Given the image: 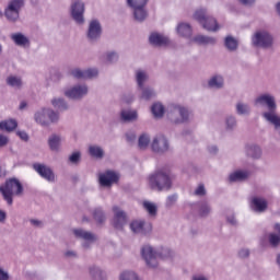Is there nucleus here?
<instances>
[{
	"mask_svg": "<svg viewBox=\"0 0 280 280\" xmlns=\"http://www.w3.org/2000/svg\"><path fill=\"white\" fill-rule=\"evenodd\" d=\"M254 104L261 108H267V110L261 114L265 121H271L280 116L277 114V96L270 92H265L256 96Z\"/></svg>",
	"mask_w": 280,
	"mask_h": 280,
	"instance_id": "f257e3e1",
	"label": "nucleus"
},
{
	"mask_svg": "<svg viewBox=\"0 0 280 280\" xmlns=\"http://www.w3.org/2000/svg\"><path fill=\"white\" fill-rule=\"evenodd\" d=\"M0 194L7 205L12 206L14 196H23V184L16 178H9L0 186Z\"/></svg>",
	"mask_w": 280,
	"mask_h": 280,
	"instance_id": "f03ea898",
	"label": "nucleus"
},
{
	"mask_svg": "<svg viewBox=\"0 0 280 280\" xmlns=\"http://www.w3.org/2000/svg\"><path fill=\"white\" fill-rule=\"evenodd\" d=\"M149 186L154 191H170L172 189V177L170 172L160 170L149 176Z\"/></svg>",
	"mask_w": 280,
	"mask_h": 280,
	"instance_id": "7ed1b4c3",
	"label": "nucleus"
},
{
	"mask_svg": "<svg viewBox=\"0 0 280 280\" xmlns=\"http://www.w3.org/2000/svg\"><path fill=\"white\" fill-rule=\"evenodd\" d=\"M194 19L195 21H198V23H200V25H202L203 30H207V32H218V30H220L218 20L209 16L206 9H198L194 13Z\"/></svg>",
	"mask_w": 280,
	"mask_h": 280,
	"instance_id": "20e7f679",
	"label": "nucleus"
},
{
	"mask_svg": "<svg viewBox=\"0 0 280 280\" xmlns=\"http://www.w3.org/2000/svg\"><path fill=\"white\" fill-rule=\"evenodd\" d=\"M191 118V112L180 105H172L168 109V119L173 124H187Z\"/></svg>",
	"mask_w": 280,
	"mask_h": 280,
	"instance_id": "39448f33",
	"label": "nucleus"
},
{
	"mask_svg": "<svg viewBox=\"0 0 280 280\" xmlns=\"http://www.w3.org/2000/svg\"><path fill=\"white\" fill-rule=\"evenodd\" d=\"M23 0H10L4 9V16L11 23H16L21 14V8H23Z\"/></svg>",
	"mask_w": 280,
	"mask_h": 280,
	"instance_id": "423d86ee",
	"label": "nucleus"
},
{
	"mask_svg": "<svg viewBox=\"0 0 280 280\" xmlns=\"http://www.w3.org/2000/svg\"><path fill=\"white\" fill-rule=\"evenodd\" d=\"M141 255L150 268H156L159 266V253L154 247L150 245H144L141 248Z\"/></svg>",
	"mask_w": 280,
	"mask_h": 280,
	"instance_id": "0eeeda50",
	"label": "nucleus"
},
{
	"mask_svg": "<svg viewBox=\"0 0 280 280\" xmlns=\"http://www.w3.org/2000/svg\"><path fill=\"white\" fill-rule=\"evenodd\" d=\"M253 45L255 47H262L264 49H270L272 47V35L266 31L257 32L252 38Z\"/></svg>",
	"mask_w": 280,
	"mask_h": 280,
	"instance_id": "6e6552de",
	"label": "nucleus"
},
{
	"mask_svg": "<svg viewBox=\"0 0 280 280\" xmlns=\"http://www.w3.org/2000/svg\"><path fill=\"white\" fill-rule=\"evenodd\" d=\"M151 150L155 154H165V152H170V141L165 136L158 135L152 140Z\"/></svg>",
	"mask_w": 280,
	"mask_h": 280,
	"instance_id": "1a4fd4ad",
	"label": "nucleus"
},
{
	"mask_svg": "<svg viewBox=\"0 0 280 280\" xmlns=\"http://www.w3.org/2000/svg\"><path fill=\"white\" fill-rule=\"evenodd\" d=\"M63 94L66 97H69V100H82V97L89 95V86H86V84H77L65 90Z\"/></svg>",
	"mask_w": 280,
	"mask_h": 280,
	"instance_id": "9d476101",
	"label": "nucleus"
},
{
	"mask_svg": "<svg viewBox=\"0 0 280 280\" xmlns=\"http://www.w3.org/2000/svg\"><path fill=\"white\" fill-rule=\"evenodd\" d=\"M74 237H77L78 240H83L84 242L82 243V247L85 249L91 248V244H93V242L97 241V236L86 230H82V229H74L72 231Z\"/></svg>",
	"mask_w": 280,
	"mask_h": 280,
	"instance_id": "9b49d317",
	"label": "nucleus"
},
{
	"mask_svg": "<svg viewBox=\"0 0 280 280\" xmlns=\"http://www.w3.org/2000/svg\"><path fill=\"white\" fill-rule=\"evenodd\" d=\"M33 170H35L44 180H47L48 183H56V174L51 167L45 164L35 163L33 164Z\"/></svg>",
	"mask_w": 280,
	"mask_h": 280,
	"instance_id": "f8f14e48",
	"label": "nucleus"
},
{
	"mask_svg": "<svg viewBox=\"0 0 280 280\" xmlns=\"http://www.w3.org/2000/svg\"><path fill=\"white\" fill-rule=\"evenodd\" d=\"M119 182V174L115 171H106L98 175V183L102 187H113L115 183Z\"/></svg>",
	"mask_w": 280,
	"mask_h": 280,
	"instance_id": "ddd939ff",
	"label": "nucleus"
},
{
	"mask_svg": "<svg viewBox=\"0 0 280 280\" xmlns=\"http://www.w3.org/2000/svg\"><path fill=\"white\" fill-rule=\"evenodd\" d=\"M71 16L75 23L82 25L84 23V2L77 0L71 5Z\"/></svg>",
	"mask_w": 280,
	"mask_h": 280,
	"instance_id": "4468645a",
	"label": "nucleus"
},
{
	"mask_svg": "<svg viewBox=\"0 0 280 280\" xmlns=\"http://www.w3.org/2000/svg\"><path fill=\"white\" fill-rule=\"evenodd\" d=\"M129 229L138 235H148L152 231V224L142 220H135L130 223Z\"/></svg>",
	"mask_w": 280,
	"mask_h": 280,
	"instance_id": "2eb2a0df",
	"label": "nucleus"
},
{
	"mask_svg": "<svg viewBox=\"0 0 280 280\" xmlns=\"http://www.w3.org/2000/svg\"><path fill=\"white\" fill-rule=\"evenodd\" d=\"M245 155L252 161H259L264 156V151L259 144L250 143L245 147Z\"/></svg>",
	"mask_w": 280,
	"mask_h": 280,
	"instance_id": "dca6fc26",
	"label": "nucleus"
},
{
	"mask_svg": "<svg viewBox=\"0 0 280 280\" xmlns=\"http://www.w3.org/2000/svg\"><path fill=\"white\" fill-rule=\"evenodd\" d=\"M249 206L255 213H264L268 209V200L262 197H253Z\"/></svg>",
	"mask_w": 280,
	"mask_h": 280,
	"instance_id": "f3484780",
	"label": "nucleus"
},
{
	"mask_svg": "<svg viewBox=\"0 0 280 280\" xmlns=\"http://www.w3.org/2000/svg\"><path fill=\"white\" fill-rule=\"evenodd\" d=\"M113 211H114L113 226L115 229H124V225L127 222L126 212H124L117 206L113 208Z\"/></svg>",
	"mask_w": 280,
	"mask_h": 280,
	"instance_id": "a211bd4d",
	"label": "nucleus"
},
{
	"mask_svg": "<svg viewBox=\"0 0 280 280\" xmlns=\"http://www.w3.org/2000/svg\"><path fill=\"white\" fill-rule=\"evenodd\" d=\"M100 36H102V24L97 20H92L88 28V38L90 40H97Z\"/></svg>",
	"mask_w": 280,
	"mask_h": 280,
	"instance_id": "6ab92c4d",
	"label": "nucleus"
},
{
	"mask_svg": "<svg viewBox=\"0 0 280 280\" xmlns=\"http://www.w3.org/2000/svg\"><path fill=\"white\" fill-rule=\"evenodd\" d=\"M63 138L59 133H51L48 137V148L50 152H60V148H62Z\"/></svg>",
	"mask_w": 280,
	"mask_h": 280,
	"instance_id": "aec40b11",
	"label": "nucleus"
},
{
	"mask_svg": "<svg viewBox=\"0 0 280 280\" xmlns=\"http://www.w3.org/2000/svg\"><path fill=\"white\" fill-rule=\"evenodd\" d=\"M149 42L154 47H165V45H170V38L161 33H151Z\"/></svg>",
	"mask_w": 280,
	"mask_h": 280,
	"instance_id": "412c9836",
	"label": "nucleus"
},
{
	"mask_svg": "<svg viewBox=\"0 0 280 280\" xmlns=\"http://www.w3.org/2000/svg\"><path fill=\"white\" fill-rule=\"evenodd\" d=\"M49 108H42L37 110L34 115V119L36 124H39V126H49Z\"/></svg>",
	"mask_w": 280,
	"mask_h": 280,
	"instance_id": "4be33fe9",
	"label": "nucleus"
},
{
	"mask_svg": "<svg viewBox=\"0 0 280 280\" xmlns=\"http://www.w3.org/2000/svg\"><path fill=\"white\" fill-rule=\"evenodd\" d=\"M135 80L138 89H143V86H145L147 81L150 80V75L148 74V71L143 69H138L135 71Z\"/></svg>",
	"mask_w": 280,
	"mask_h": 280,
	"instance_id": "5701e85b",
	"label": "nucleus"
},
{
	"mask_svg": "<svg viewBox=\"0 0 280 280\" xmlns=\"http://www.w3.org/2000/svg\"><path fill=\"white\" fill-rule=\"evenodd\" d=\"M236 115L241 117H249L250 113H253V108L250 104L246 102L238 101L235 105Z\"/></svg>",
	"mask_w": 280,
	"mask_h": 280,
	"instance_id": "b1692460",
	"label": "nucleus"
},
{
	"mask_svg": "<svg viewBox=\"0 0 280 280\" xmlns=\"http://www.w3.org/2000/svg\"><path fill=\"white\" fill-rule=\"evenodd\" d=\"M209 89H213L214 91H220V89H224V77L221 74H214L208 80Z\"/></svg>",
	"mask_w": 280,
	"mask_h": 280,
	"instance_id": "393cba45",
	"label": "nucleus"
},
{
	"mask_svg": "<svg viewBox=\"0 0 280 280\" xmlns=\"http://www.w3.org/2000/svg\"><path fill=\"white\" fill-rule=\"evenodd\" d=\"M11 40L18 47H30V37L25 36L23 33L11 34Z\"/></svg>",
	"mask_w": 280,
	"mask_h": 280,
	"instance_id": "a878e982",
	"label": "nucleus"
},
{
	"mask_svg": "<svg viewBox=\"0 0 280 280\" xmlns=\"http://www.w3.org/2000/svg\"><path fill=\"white\" fill-rule=\"evenodd\" d=\"M89 275L93 280L106 279V272L104 271V269H102V267L97 265H92L89 267Z\"/></svg>",
	"mask_w": 280,
	"mask_h": 280,
	"instance_id": "bb28decb",
	"label": "nucleus"
},
{
	"mask_svg": "<svg viewBox=\"0 0 280 280\" xmlns=\"http://www.w3.org/2000/svg\"><path fill=\"white\" fill-rule=\"evenodd\" d=\"M248 176H250V172L240 170L231 173L229 180L230 183H242V180H246Z\"/></svg>",
	"mask_w": 280,
	"mask_h": 280,
	"instance_id": "cd10ccee",
	"label": "nucleus"
},
{
	"mask_svg": "<svg viewBox=\"0 0 280 280\" xmlns=\"http://www.w3.org/2000/svg\"><path fill=\"white\" fill-rule=\"evenodd\" d=\"M141 91L140 100H144V102H150V100H154L156 97V91L151 86H142L138 88Z\"/></svg>",
	"mask_w": 280,
	"mask_h": 280,
	"instance_id": "c85d7f7f",
	"label": "nucleus"
},
{
	"mask_svg": "<svg viewBox=\"0 0 280 280\" xmlns=\"http://www.w3.org/2000/svg\"><path fill=\"white\" fill-rule=\"evenodd\" d=\"M191 42L196 43L197 45H215L218 43V39L215 37L197 35L192 37Z\"/></svg>",
	"mask_w": 280,
	"mask_h": 280,
	"instance_id": "c756f323",
	"label": "nucleus"
},
{
	"mask_svg": "<svg viewBox=\"0 0 280 280\" xmlns=\"http://www.w3.org/2000/svg\"><path fill=\"white\" fill-rule=\"evenodd\" d=\"M176 31L179 36H183V38H191L192 30L191 25L188 23H179L176 27Z\"/></svg>",
	"mask_w": 280,
	"mask_h": 280,
	"instance_id": "7c9ffc66",
	"label": "nucleus"
},
{
	"mask_svg": "<svg viewBox=\"0 0 280 280\" xmlns=\"http://www.w3.org/2000/svg\"><path fill=\"white\" fill-rule=\"evenodd\" d=\"M224 47L228 49V51H235L240 47V42L237 38L228 35L224 38Z\"/></svg>",
	"mask_w": 280,
	"mask_h": 280,
	"instance_id": "2f4dec72",
	"label": "nucleus"
},
{
	"mask_svg": "<svg viewBox=\"0 0 280 280\" xmlns=\"http://www.w3.org/2000/svg\"><path fill=\"white\" fill-rule=\"evenodd\" d=\"M88 151L93 159H104V149L101 145L92 144Z\"/></svg>",
	"mask_w": 280,
	"mask_h": 280,
	"instance_id": "473e14b6",
	"label": "nucleus"
},
{
	"mask_svg": "<svg viewBox=\"0 0 280 280\" xmlns=\"http://www.w3.org/2000/svg\"><path fill=\"white\" fill-rule=\"evenodd\" d=\"M138 117L137 110L122 109L120 113L121 121H137Z\"/></svg>",
	"mask_w": 280,
	"mask_h": 280,
	"instance_id": "72a5a7b5",
	"label": "nucleus"
},
{
	"mask_svg": "<svg viewBox=\"0 0 280 280\" xmlns=\"http://www.w3.org/2000/svg\"><path fill=\"white\" fill-rule=\"evenodd\" d=\"M142 205L150 218H156V213H159V207H156V203L152 201H143Z\"/></svg>",
	"mask_w": 280,
	"mask_h": 280,
	"instance_id": "f704fd0d",
	"label": "nucleus"
},
{
	"mask_svg": "<svg viewBox=\"0 0 280 280\" xmlns=\"http://www.w3.org/2000/svg\"><path fill=\"white\" fill-rule=\"evenodd\" d=\"M119 280H141V278L135 270L127 269L120 272Z\"/></svg>",
	"mask_w": 280,
	"mask_h": 280,
	"instance_id": "c9c22d12",
	"label": "nucleus"
},
{
	"mask_svg": "<svg viewBox=\"0 0 280 280\" xmlns=\"http://www.w3.org/2000/svg\"><path fill=\"white\" fill-rule=\"evenodd\" d=\"M151 113L155 119H161L165 115V107L161 103H154L151 107Z\"/></svg>",
	"mask_w": 280,
	"mask_h": 280,
	"instance_id": "e433bc0d",
	"label": "nucleus"
},
{
	"mask_svg": "<svg viewBox=\"0 0 280 280\" xmlns=\"http://www.w3.org/2000/svg\"><path fill=\"white\" fill-rule=\"evenodd\" d=\"M16 126H19V124L14 119L3 120L0 122V130L12 132V130H16Z\"/></svg>",
	"mask_w": 280,
	"mask_h": 280,
	"instance_id": "4c0bfd02",
	"label": "nucleus"
},
{
	"mask_svg": "<svg viewBox=\"0 0 280 280\" xmlns=\"http://www.w3.org/2000/svg\"><path fill=\"white\" fill-rule=\"evenodd\" d=\"M133 16L139 23L145 21V19H148V11L145 10V7H138L133 9Z\"/></svg>",
	"mask_w": 280,
	"mask_h": 280,
	"instance_id": "58836bf2",
	"label": "nucleus"
},
{
	"mask_svg": "<svg viewBox=\"0 0 280 280\" xmlns=\"http://www.w3.org/2000/svg\"><path fill=\"white\" fill-rule=\"evenodd\" d=\"M7 84H8V86H11L12 89L19 90L23 86V80H21L20 77L10 75L7 78Z\"/></svg>",
	"mask_w": 280,
	"mask_h": 280,
	"instance_id": "ea45409f",
	"label": "nucleus"
},
{
	"mask_svg": "<svg viewBox=\"0 0 280 280\" xmlns=\"http://www.w3.org/2000/svg\"><path fill=\"white\" fill-rule=\"evenodd\" d=\"M237 128V118L233 115H228L225 117V130L233 132Z\"/></svg>",
	"mask_w": 280,
	"mask_h": 280,
	"instance_id": "a19ab883",
	"label": "nucleus"
},
{
	"mask_svg": "<svg viewBox=\"0 0 280 280\" xmlns=\"http://www.w3.org/2000/svg\"><path fill=\"white\" fill-rule=\"evenodd\" d=\"M51 104L55 108H58V110H69V104H67V101H65V98H54L51 101Z\"/></svg>",
	"mask_w": 280,
	"mask_h": 280,
	"instance_id": "79ce46f5",
	"label": "nucleus"
},
{
	"mask_svg": "<svg viewBox=\"0 0 280 280\" xmlns=\"http://www.w3.org/2000/svg\"><path fill=\"white\" fill-rule=\"evenodd\" d=\"M209 213H211V206H209V202H199V215H201V218H206V215H209Z\"/></svg>",
	"mask_w": 280,
	"mask_h": 280,
	"instance_id": "37998d69",
	"label": "nucleus"
},
{
	"mask_svg": "<svg viewBox=\"0 0 280 280\" xmlns=\"http://www.w3.org/2000/svg\"><path fill=\"white\" fill-rule=\"evenodd\" d=\"M140 150H145L150 145V136L148 133L141 135L138 140Z\"/></svg>",
	"mask_w": 280,
	"mask_h": 280,
	"instance_id": "c03bdc74",
	"label": "nucleus"
},
{
	"mask_svg": "<svg viewBox=\"0 0 280 280\" xmlns=\"http://www.w3.org/2000/svg\"><path fill=\"white\" fill-rule=\"evenodd\" d=\"M93 218L96 222H98V224H102V222H104V220H106V215L104 214V210H102V208L94 209Z\"/></svg>",
	"mask_w": 280,
	"mask_h": 280,
	"instance_id": "a18cd8bd",
	"label": "nucleus"
},
{
	"mask_svg": "<svg viewBox=\"0 0 280 280\" xmlns=\"http://www.w3.org/2000/svg\"><path fill=\"white\" fill-rule=\"evenodd\" d=\"M127 5L132 9L145 8V5H148V0H127Z\"/></svg>",
	"mask_w": 280,
	"mask_h": 280,
	"instance_id": "49530a36",
	"label": "nucleus"
},
{
	"mask_svg": "<svg viewBox=\"0 0 280 280\" xmlns=\"http://www.w3.org/2000/svg\"><path fill=\"white\" fill-rule=\"evenodd\" d=\"M159 255H158V259H167V257H172V250H170V248H165V247H160L156 248Z\"/></svg>",
	"mask_w": 280,
	"mask_h": 280,
	"instance_id": "de8ad7c7",
	"label": "nucleus"
},
{
	"mask_svg": "<svg viewBox=\"0 0 280 280\" xmlns=\"http://www.w3.org/2000/svg\"><path fill=\"white\" fill-rule=\"evenodd\" d=\"M82 159V153L80 151L73 152L69 155L68 161L72 163V165H78Z\"/></svg>",
	"mask_w": 280,
	"mask_h": 280,
	"instance_id": "09e8293b",
	"label": "nucleus"
},
{
	"mask_svg": "<svg viewBox=\"0 0 280 280\" xmlns=\"http://www.w3.org/2000/svg\"><path fill=\"white\" fill-rule=\"evenodd\" d=\"M70 75H72V78H77V80H85L84 70L80 68L72 69L70 71Z\"/></svg>",
	"mask_w": 280,
	"mask_h": 280,
	"instance_id": "8fccbe9b",
	"label": "nucleus"
},
{
	"mask_svg": "<svg viewBox=\"0 0 280 280\" xmlns=\"http://www.w3.org/2000/svg\"><path fill=\"white\" fill-rule=\"evenodd\" d=\"M59 119H60V115H58V113L54 112V109L48 108V121H49V124H58Z\"/></svg>",
	"mask_w": 280,
	"mask_h": 280,
	"instance_id": "3c124183",
	"label": "nucleus"
},
{
	"mask_svg": "<svg viewBox=\"0 0 280 280\" xmlns=\"http://www.w3.org/2000/svg\"><path fill=\"white\" fill-rule=\"evenodd\" d=\"M269 244L273 248H277V246L280 244V235L276 233L269 234Z\"/></svg>",
	"mask_w": 280,
	"mask_h": 280,
	"instance_id": "603ef678",
	"label": "nucleus"
},
{
	"mask_svg": "<svg viewBox=\"0 0 280 280\" xmlns=\"http://www.w3.org/2000/svg\"><path fill=\"white\" fill-rule=\"evenodd\" d=\"M97 69L95 68H90L84 70V74H85V80H91L92 78H97Z\"/></svg>",
	"mask_w": 280,
	"mask_h": 280,
	"instance_id": "864d4df0",
	"label": "nucleus"
},
{
	"mask_svg": "<svg viewBox=\"0 0 280 280\" xmlns=\"http://www.w3.org/2000/svg\"><path fill=\"white\" fill-rule=\"evenodd\" d=\"M177 200H178V195H170L166 198L165 206L170 209L171 207H174L176 205Z\"/></svg>",
	"mask_w": 280,
	"mask_h": 280,
	"instance_id": "5fc2aeb1",
	"label": "nucleus"
},
{
	"mask_svg": "<svg viewBox=\"0 0 280 280\" xmlns=\"http://www.w3.org/2000/svg\"><path fill=\"white\" fill-rule=\"evenodd\" d=\"M106 60H107V62H110V63L117 62V60H119V55L115 51L107 52Z\"/></svg>",
	"mask_w": 280,
	"mask_h": 280,
	"instance_id": "6e6d98bb",
	"label": "nucleus"
},
{
	"mask_svg": "<svg viewBox=\"0 0 280 280\" xmlns=\"http://www.w3.org/2000/svg\"><path fill=\"white\" fill-rule=\"evenodd\" d=\"M194 194L195 196H206L207 189L205 188V184H199Z\"/></svg>",
	"mask_w": 280,
	"mask_h": 280,
	"instance_id": "4d7b16f0",
	"label": "nucleus"
},
{
	"mask_svg": "<svg viewBox=\"0 0 280 280\" xmlns=\"http://www.w3.org/2000/svg\"><path fill=\"white\" fill-rule=\"evenodd\" d=\"M28 222L35 229H43V226L45 225V223L38 219H30Z\"/></svg>",
	"mask_w": 280,
	"mask_h": 280,
	"instance_id": "13d9d810",
	"label": "nucleus"
},
{
	"mask_svg": "<svg viewBox=\"0 0 280 280\" xmlns=\"http://www.w3.org/2000/svg\"><path fill=\"white\" fill-rule=\"evenodd\" d=\"M249 256H250V250L248 248H242L238 250V257L241 259H246Z\"/></svg>",
	"mask_w": 280,
	"mask_h": 280,
	"instance_id": "bf43d9fd",
	"label": "nucleus"
},
{
	"mask_svg": "<svg viewBox=\"0 0 280 280\" xmlns=\"http://www.w3.org/2000/svg\"><path fill=\"white\" fill-rule=\"evenodd\" d=\"M126 139L129 143H132L137 139V133H135L133 131H129L126 133Z\"/></svg>",
	"mask_w": 280,
	"mask_h": 280,
	"instance_id": "052dcab7",
	"label": "nucleus"
},
{
	"mask_svg": "<svg viewBox=\"0 0 280 280\" xmlns=\"http://www.w3.org/2000/svg\"><path fill=\"white\" fill-rule=\"evenodd\" d=\"M0 280H10V273L0 267Z\"/></svg>",
	"mask_w": 280,
	"mask_h": 280,
	"instance_id": "680f3d73",
	"label": "nucleus"
},
{
	"mask_svg": "<svg viewBox=\"0 0 280 280\" xmlns=\"http://www.w3.org/2000/svg\"><path fill=\"white\" fill-rule=\"evenodd\" d=\"M10 139L3 135V133H0V148H3L5 147L7 143H9Z\"/></svg>",
	"mask_w": 280,
	"mask_h": 280,
	"instance_id": "e2e57ef3",
	"label": "nucleus"
},
{
	"mask_svg": "<svg viewBox=\"0 0 280 280\" xmlns=\"http://www.w3.org/2000/svg\"><path fill=\"white\" fill-rule=\"evenodd\" d=\"M65 257L68 259H75V257H78V253H75V250L69 249L65 253Z\"/></svg>",
	"mask_w": 280,
	"mask_h": 280,
	"instance_id": "0e129e2a",
	"label": "nucleus"
},
{
	"mask_svg": "<svg viewBox=\"0 0 280 280\" xmlns=\"http://www.w3.org/2000/svg\"><path fill=\"white\" fill-rule=\"evenodd\" d=\"M226 220L232 226H237V219H235V215L231 214L226 218Z\"/></svg>",
	"mask_w": 280,
	"mask_h": 280,
	"instance_id": "69168bd1",
	"label": "nucleus"
},
{
	"mask_svg": "<svg viewBox=\"0 0 280 280\" xmlns=\"http://www.w3.org/2000/svg\"><path fill=\"white\" fill-rule=\"evenodd\" d=\"M16 135H18V137H20V139H22V141L30 140V136H27V132H25V131H18Z\"/></svg>",
	"mask_w": 280,
	"mask_h": 280,
	"instance_id": "338daca9",
	"label": "nucleus"
},
{
	"mask_svg": "<svg viewBox=\"0 0 280 280\" xmlns=\"http://www.w3.org/2000/svg\"><path fill=\"white\" fill-rule=\"evenodd\" d=\"M256 0H238V2L242 5H246L247 8H250V5H255Z\"/></svg>",
	"mask_w": 280,
	"mask_h": 280,
	"instance_id": "774afa93",
	"label": "nucleus"
}]
</instances>
